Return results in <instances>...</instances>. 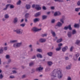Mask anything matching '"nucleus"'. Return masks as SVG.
Instances as JSON below:
<instances>
[{"label":"nucleus","mask_w":80,"mask_h":80,"mask_svg":"<svg viewBox=\"0 0 80 80\" xmlns=\"http://www.w3.org/2000/svg\"><path fill=\"white\" fill-rule=\"evenodd\" d=\"M51 33L52 35V36H53V37H55L56 36L55 32L54 31H53L52 30H51Z\"/></svg>","instance_id":"nucleus-26"},{"label":"nucleus","mask_w":80,"mask_h":80,"mask_svg":"<svg viewBox=\"0 0 80 80\" xmlns=\"http://www.w3.org/2000/svg\"><path fill=\"white\" fill-rule=\"evenodd\" d=\"M18 41L17 40H14L10 41V43H17Z\"/></svg>","instance_id":"nucleus-20"},{"label":"nucleus","mask_w":80,"mask_h":80,"mask_svg":"<svg viewBox=\"0 0 80 80\" xmlns=\"http://www.w3.org/2000/svg\"><path fill=\"white\" fill-rule=\"evenodd\" d=\"M10 4H8L6 6V8H8V7H9V6H10Z\"/></svg>","instance_id":"nucleus-59"},{"label":"nucleus","mask_w":80,"mask_h":80,"mask_svg":"<svg viewBox=\"0 0 80 80\" xmlns=\"http://www.w3.org/2000/svg\"><path fill=\"white\" fill-rule=\"evenodd\" d=\"M41 15V12H38L35 14V16L36 17H39V16H40Z\"/></svg>","instance_id":"nucleus-16"},{"label":"nucleus","mask_w":80,"mask_h":80,"mask_svg":"<svg viewBox=\"0 0 80 80\" xmlns=\"http://www.w3.org/2000/svg\"><path fill=\"white\" fill-rule=\"evenodd\" d=\"M42 9L44 10H47V8H46V7L44 6L42 7Z\"/></svg>","instance_id":"nucleus-51"},{"label":"nucleus","mask_w":80,"mask_h":80,"mask_svg":"<svg viewBox=\"0 0 80 80\" xmlns=\"http://www.w3.org/2000/svg\"><path fill=\"white\" fill-rule=\"evenodd\" d=\"M51 10H54L55 9V7L53 6L51 8Z\"/></svg>","instance_id":"nucleus-63"},{"label":"nucleus","mask_w":80,"mask_h":80,"mask_svg":"<svg viewBox=\"0 0 80 80\" xmlns=\"http://www.w3.org/2000/svg\"><path fill=\"white\" fill-rule=\"evenodd\" d=\"M43 69V68L42 67H39L38 68H36V70L37 72H41L42 70Z\"/></svg>","instance_id":"nucleus-8"},{"label":"nucleus","mask_w":80,"mask_h":80,"mask_svg":"<svg viewBox=\"0 0 80 80\" xmlns=\"http://www.w3.org/2000/svg\"><path fill=\"white\" fill-rule=\"evenodd\" d=\"M6 59H9L10 58V56L9 55H6L5 56Z\"/></svg>","instance_id":"nucleus-27"},{"label":"nucleus","mask_w":80,"mask_h":80,"mask_svg":"<svg viewBox=\"0 0 80 80\" xmlns=\"http://www.w3.org/2000/svg\"><path fill=\"white\" fill-rule=\"evenodd\" d=\"M36 5L35 4H33L32 5V8H35V7H36Z\"/></svg>","instance_id":"nucleus-60"},{"label":"nucleus","mask_w":80,"mask_h":80,"mask_svg":"<svg viewBox=\"0 0 80 80\" xmlns=\"http://www.w3.org/2000/svg\"><path fill=\"white\" fill-rule=\"evenodd\" d=\"M15 7V6L13 5H11L10 4V8L11 9L14 8Z\"/></svg>","instance_id":"nucleus-33"},{"label":"nucleus","mask_w":80,"mask_h":80,"mask_svg":"<svg viewBox=\"0 0 80 80\" xmlns=\"http://www.w3.org/2000/svg\"><path fill=\"white\" fill-rule=\"evenodd\" d=\"M54 15L55 16H57V15H58V13L57 12H56L54 13Z\"/></svg>","instance_id":"nucleus-55"},{"label":"nucleus","mask_w":80,"mask_h":80,"mask_svg":"<svg viewBox=\"0 0 80 80\" xmlns=\"http://www.w3.org/2000/svg\"><path fill=\"white\" fill-rule=\"evenodd\" d=\"M77 5H78V6H80V1H79L77 3Z\"/></svg>","instance_id":"nucleus-53"},{"label":"nucleus","mask_w":80,"mask_h":80,"mask_svg":"<svg viewBox=\"0 0 80 80\" xmlns=\"http://www.w3.org/2000/svg\"><path fill=\"white\" fill-rule=\"evenodd\" d=\"M64 59L65 60H68L69 59V58H68V57L65 56Z\"/></svg>","instance_id":"nucleus-40"},{"label":"nucleus","mask_w":80,"mask_h":80,"mask_svg":"<svg viewBox=\"0 0 80 80\" xmlns=\"http://www.w3.org/2000/svg\"><path fill=\"white\" fill-rule=\"evenodd\" d=\"M31 6L30 4H26V9L28 10L30 8Z\"/></svg>","instance_id":"nucleus-19"},{"label":"nucleus","mask_w":80,"mask_h":80,"mask_svg":"<svg viewBox=\"0 0 80 80\" xmlns=\"http://www.w3.org/2000/svg\"><path fill=\"white\" fill-rule=\"evenodd\" d=\"M32 44H30L29 45V48H32Z\"/></svg>","instance_id":"nucleus-62"},{"label":"nucleus","mask_w":80,"mask_h":80,"mask_svg":"<svg viewBox=\"0 0 80 80\" xmlns=\"http://www.w3.org/2000/svg\"><path fill=\"white\" fill-rule=\"evenodd\" d=\"M59 2H63V0H59Z\"/></svg>","instance_id":"nucleus-64"},{"label":"nucleus","mask_w":80,"mask_h":80,"mask_svg":"<svg viewBox=\"0 0 80 80\" xmlns=\"http://www.w3.org/2000/svg\"><path fill=\"white\" fill-rule=\"evenodd\" d=\"M47 54L49 57H52L53 55V52H49L47 53Z\"/></svg>","instance_id":"nucleus-22"},{"label":"nucleus","mask_w":80,"mask_h":80,"mask_svg":"<svg viewBox=\"0 0 80 80\" xmlns=\"http://www.w3.org/2000/svg\"><path fill=\"white\" fill-rule=\"evenodd\" d=\"M3 52V50L2 49H0V54H2V53Z\"/></svg>","instance_id":"nucleus-45"},{"label":"nucleus","mask_w":80,"mask_h":80,"mask_svg":"<svg viewBox=\"0 0 80 80\" xmlns=\"http://www.w3.org/2000/svg\"><path fill=\"white\" fill-rule=\"evenodd\" d=\"M80 56V53H77V54H75V56H73V59H74L75 61H76L78 59V58Z\"/></svg>","instance_id":"nucleus-7"},{"label":"nucleus","mask_w":80,"mask_h":80,"mask_svg":"<svg viewBox=\"0 0 80 80\" xmlns=\"http://www.w3.org/2000/svg\"><path fill=\"white\" fill-rule=\"evenodd\" d=\"M40 19V18H35L33 20V22L34 23H36L38 22H39Z\"/></svg>","instance_id":"nucleus-13"},{"label":"nucleus","mask_w":80,"mask_h":80,"mask_svg":"<svg viewBox=\"0 0 80 80\" xmlns=\"http://www.w3.org/2000/svg\"><path fill=\"white\" fill-rule=\"evenodd\" d=\"M12 70H18V68H12Z\"/></svg>","instance_id":"nucleus-61"},{"label":"nucleus","mask_w":80,"mask_h":80,"mask_svg":"<svg viewBox=\"0 0 80 80\" xmlns=\"http://www.w3.org/2000/svg\"><path fill=\"white\" fill-rule=\"evenodd\" d=\"M39 42L41 43H44L46 42V39L45 38H41L39 39Z\"/></svg>","instance_id":"nucleus-11"},{"label":"nucleus","mask_w":80,"mask_h":80,"mask_svg":"<svg viewBox=\"0 0 80 80\" xmlns=\"http://www.w3.org/2000/svg\"><path fill=\"white\" fill-rule=\"evenodd\" d=\"M62 42V38L59 39L57 41V43H60V42Z\"/></svg>","instance_id":"nucleus-28"},{"label":"nucleus","mask_w":80,"mask_h":80,"mask_svg":"<svg viewBox=\"0 0 80 80\" xmlns=\"http://www.w3.org/2000/svg\"><path fill=\"white\" fill-rule=\"evenodd\" d=\"M65 20V17L64 16H62V18H61L60 20L61 22H58L56 24L57 26H58V27H62V24L64 23V20Z\"/></svg>","instance_id":"nucleus-2"},{"label":"nucleus","mask_w":80,"mask_h":80,"mask_svg":"<svg viewBox=\"0 0 80 80\" xmlns=\"http://www.w3.org/2000/svg\"><path fill=\"white\" fill-rule=\"evenodd\" d=\"M68 49V47L65 46V47L63 48L62 49V50L63 52H65L66 50H67Z\"/></svg>","instance_id":"nucleus-12"},{"label":"nucleus","mask_w":80,"mask_h":80,"mask_svg":"<svg viewBox=\"0 0 80 80\" xmlns=\"http://www.w3.org/2000/svg\"><path fill=\"white\" fill-rule=\"evenodd\" d=\"M32 30L33 32H40V31H41L42 30V28H40L39 29L38 28L34 27L32 28Z\"/></svg>","instance_id":"nucleus-5"},{"label":"nucleus","mask_w":80,"mask_h":80,"mask_svg":"<svg viewBox=\"0 0 80 80\" xmlns=\"http://www.w3.org/2000/svg\"><path fill=\"white\" fill-rule=\"evenodd\" d=\"M67 80H72V78H71L70 77H68V78L67 79Z\"/></svg>","instance_id":"nucleus-57"},{"label":"nucleus","mask_w":80,"mask_h":80,"mask_svg":"<svg viewBox=\"0 0 80 80\" xmlns=\"http://www.w3.org/2000/svg\"><path fill=\"white\" fill-rule=\"evenodd\" d=\"M11 62H12V60H11V59H10V58L8 59L7 64H9V63H11Z\"/></svg>","instance_id":"nucleus-34"},{"label":"nucleus","mask_w":80,"mask_h":80,"mask_svg":"<svg viewBox=\"0 0 80 80\" xmlns=\"http://www.w3.org/2000/svg\"><path fill=\"white\" fill-rule=\"evenodd\" d=\"M47 64L48 65H49V66H51V65H52V62L51 61L48 62Z\"/></svg>","instance_id":"nucleus-30"},{"label":"nucleus","mask_w":80,"mask_h":80,"mask_svg":"<svg viewBox=\"0 0 80 80\" xmlns=\"http://www.w3.org/2000/svg\"><path fill=\"white\" fill-rule=\"evenodd\" d=\"M75 43L76 44V45H78L79 43H80V41L78 40H76Z\"/></svg>","instance_id":"nucleus-35"},{"label":"nucleus","mask_w":80,"mask_h":80,"mask_svg":"<svg viewBox=\"0 0 80 80\" xmlns=\"http://www.w3.org/2000/svg\"><path fill=\"white\" fill-rule=\"evenodd\" d=\"M4 18H6V19H8L9 18V15H8V14H6L4 15Z\"/></svg>","instance_id":"nucleus-25"},{"label":"nucleus","mask_w":80,"mask_h":80,"mask_svg":"<svg viewBox=\"0 0 80 80\" xmlns=\"http://www.w3.org/2000/svg\"><path fill=\"white\" fill-rule=\"evenodd\" d=\"M72 35H75L77 33V31L75 29H74L72 31Z\"/></svg>","instance_id":"nucleus-23"},{"label":"nucleus","mask_w":80,"mask_h":80,"mask_svg":"<svg viewBox=\"0 0 80 80\" xmlns=\"http://www.w3.org/2000/svg\"><path fill=\"white\" fill-rule=\"evenodd\" d=\"M74 27L75 28H79L80 25L78 24H75Z\"/></svg>","instance_id":"nucleus-24"},{"label":"nucleus","mask_w":80,"mask_h":80,"mask_svg":"<svg viewBox=\"0 0 80 80\" xmlns=\"http://www.w3.org/2000/svg\"><path fill=\"white\" fill-rule=\"evenodd\" d=\"M61 12H58V16H59L60 15H61Z\"/></svg>","instance_id":"nucleus-56"},{"label":"nucleus","mask_w":80,"mask_h":80,"mask_svg":"<svg viewBox=\"0 0 80 80\" xmlns=\"http://www.w3.org/2000/svg\"><path fill=\"white\" fill-rule=\"evenodd\" d=\"M25 25V23H22L20 25V26L22 27H24Z\"/></svg>","instance_id":"nucleus-42"},{"label":"nucleus","mask_w":80,"mask_h":80,"mask_svg":"<svg viewBox=\"0 0 80 80\" xmlns=\"http://www.w3.org/2000/svg\"><path fill=\"white\" fill-rule=\"evenodd\" d=\"M34 64H35V63H34V62H29V66L30 67H33V66L34 65Z\"/></svg>","instance_id":"nucleus-15"},{"label":"nucleus","mask_w":80,"mask_h":80,"mask_svg":"<svg viewBox=\"0 0 80 80\" xmlns=\"http://www.w3.org/2000/svg\"><path fill=\"white\" fill-rule=\"evenodd\" d=\"M9 78H11L12 79L13 78H15V77H14L13 75H11L10 76Z\"/></svg>","instance_id":"nucleus-49"},{"label":"nucleus","mask_w":80,"mask_h":80,"mask_svg":"<svg viewBox=\"0 0 80 80\" xmlns=\"http://www.w3.org/2000/svg\"><path fill=\"white\" fill-rule=\"evenodd\" d=\"M71 67H72V65L71 64H70L67 65L66 67V70H70V69H71Z\"/></svg>","instance_id":"nucleus-14"},{"label":"nucleus","mask_w":80,"mask_h":80,"mask_svg":"<svg viewBox=\"0 0 80 80\" xmlns=\"http://www.w3.org/2000/svg\"><path fill=\"white\" fill-rule=\"evenodd\" d=\"M42 19L43 20H46L47 18V16L45 15H43L42 16Z\"/></svg>","instance_id":"nucleus-18"},{"label":"nucleus","mask_w":80,"mask_h":80,"mask_svg":"<svg viewBox=\"0 0 80 80\" xmlns=\"http://www.w3.org/2000/svg\"><path fill=\"white\" fill-rule=\"evenodd\" d=\"M68 29L69 30H72V28L71 26V24L68 25V26H65L64 28V29L65 30H67Z\"/></svg>","instance_id":"nucleus-6"},{"label":"nucleus","mask_w":80,"mask_h":80,"mask_svg":"<svg viewBox=\"0 0 80 80\" xmlns=\"http://www.w3.org/2000/svg\"><path fill=\"white\" fill-rule=\"evenodd\" d=\"M22 42H18L16 43H14L13 44V47L15 48H20V47H22Z\"/></svg>","instance_id":"nucleus-4"},{"label":"nucleus","mask_w":80,"mask_h":80,"mask_svg":"<svg viewBox=\"0 0 80 80\" xmlns=\"http://www.w3.org/2000/svg\"><path fill=\"white\" fill-rule=\"evenodd\" d=\"M25 77H26V75H23L22 76L21 78L22 79H23V78H25Z\"/></svg>","instance_id":"nucleus-46"},{"label":"nucleus","mask_w":80,"mask_h":80,"mask_svg":"<svg viewBox=\"0 0 80 80\" xmlns=\"http://www.w3.org/2000/svg\"><path fill=\"white\" fill-rule=\"evenodd\" d=\"M18 22V18H14V20L13 21V23H14V24H15V23H17Z\"/></svg>","instance_id":"nucleus-17"},{"label":"nucleus","mask_w":80,"mask_h":80,"mask_svg":"<svg viewBox=\"0 0 80 80\" xmlns=\"http://www.w3.org/2000/svg\"><path fill=\"white\" fill-rule=\"evenodd\" d=\"M73 47L72 46L70 48V51L71 52H72V51H73Z\"/></svg>","instance_id":"nucleus-44"},{"label":"nucleus","mask_w":80,"mask_h":80,"mask_svg":"<svg viewBox=\"0 0 80 80\" xmlns=\"http://www.w3.org/2000/svg\"><path fill=\"white\" fill-rule=\"evenodd\" d=\"M36 58V56L35 55L33 56L31 58V59L33 60V59H35Z\"/></svg>","instance_id":"nucleus-48"},{"label":"nucleus","mask_w":80,"mask_h":80,"mask_svg":"<svg viewBox=\"0 0 80 80\" xmlns=\"http://www.w3.org/2000/svg\"><path fill=\"white\" fill-rule=\"evenodd\" d=\"M47 34H43L42 35V37H47Z\"/></svg>","instance_id":"nucleus-41"},{"label":"nucleus","mask_w":80,"mask_h":80,"mask_svg":"<svg viewBox=\"0 0 80 80\" xmlns=\"http://www.w3.org/2000/svg\"><path fill=\"white\" fill-rule=\"evenodd\" d=\"M8 49V48H7V47H5L3 49L5 51H7Z\"/></svg>","instance_id":"nucleus-50"},{"label":"nucleus","mask_w":80,"mask_h":80,"mask_svg":"<svg viewBox=\"0 0 80 80\" xmlns=\"http://www.w3.org/2000/svg\"><path fill=\"white\" fill-rule=\"evenodd\" d=\"M36 56L38 58H42V55L41 54L38 53L37 54Z\"/></svg>","instance_id":"nucleus-21"},{"label":"nucleus","mask_w":80,"mask_h":80,"mask_svg":"<svg viewBox=\"0 0 80 80\" xmlns=\"http://www.w3.org/2000/svg\"><path fill=\"white\" fill-rule=\"evenodd\" d=\"M12 72H13V74H16V73H18L17 71L15 70H13Z\"/></svg>","instance_id":"nucleus-36"},{"label":"nucleus","mask_w":80,"mask_h":80,"mask_svg":"<svg viewBox=\"0 0 80 80\" xmlns=\"http://www.w3.org/2000/svg\"><path fill=\"white\" fill-rule=\"evenodd\" d=\"M29 13H27L25 14L24 17L26 18H28V17H29Z\"/></svg>","instance_id":"nucleus-32"},{"label":"nucleus","mask_w":80,"mask_h":80,"mask_svg":"<svg viewBox=\"0 0 80 80\" xmlns=\"http://www.w3.org/2000/svg\"><path fill=\"white\" fill-rule=\"evenodd\" d=\"M50 68H47L45 70V71L47 72H48L49 71H50Z\"/></svg>","instance_id":"nucleus-38"},{"label":"nucleus","mask_w":80,"mask_h":80,"mask_svg":"<svg viewBox=\"0 0 80 80\" xmlns=\"http://www.w3.org/2000/svg\"><path fill=\"white\" fill-rule=\"evenodd\" d=\"M35 8L37 10H42V8L40 7V5H36Z\"/></svg>","instance_id":"nucleus-9"},{"label":"nucleus","mask_w":80,"mask_h":80,"mask_svg":"<svg viewBox=\"0 0 80 80\" xmlns=\"http://www.w3.org/2000/svg\"><path fill=\"white\" fill-rule=\"evenodd\" d=\"M55 22V19H52L51 20V23H54Z\"/></svg>","instance_id":"nucleus-39"},{"label":"nucleus","mask_w":80,"mask_h":80,"mask_svg":"<svg viewBox=\"0 0 80 80\" xmlns=\"http://www.w3.org/2000/svg\"><path fill=\"white\" fill-rule=\"evenodd\" d=\"M51 76L52 77L51 80H57L61 79L63 77V74L62 73L61 70L60 68H58L54 69L52 72L51 73Z\"/></svg>","instance_id":"nucleus-1"},{"label":"nucleus","mask_w":80,"mask_h":80,"mask_svg":"<svg viewBox=\"0 0 80 80\" xmlns=\"http://www.w3.org/2000/svg\"><path fill=\"white\" fill-rule=\"evenodd\" d=\"M37 52H42V50L40 48H38L37 49Z\"/></svg>","instance_id":"nucleus-29"},{"label":"nucleus","mask_w":80,"mask_h":80,"mask_svg":"<svg viewBox=\"0 0 80 80\" xmlns=\"http://www.w3.org/2000/svg\"><path fill=\"white\" fill-rule=\"evenodd\" d=\"M80 8H75V12H79V11H80Z\"/></svg>","instance_id":"nucleus-31"},{"label":"nucleus","mask_w":80,"mask_h":80,"mask_svg":"<svg viewBox=\"0 0 80 80\" xmlns=\"http://www.w3.org/2000/svg\"><path fill=\"white\" fill-rule=\"evenodd\" d=\"M32 72H31V73H34L35 72V69L33 68L32 70Z\"/></svg>","instance_id":"nucleus-47"},{"label":"nucleus","mask_w":80,"mask_h":80,"mask_svg":"<svg viewBox=\"0 0 80 80\" xmlns=\"http://www.w3.org/2000/svg\"><path fill=\"white\" fill-rule=\"evenodd\" d=\"M67 35L68 36L69 38H71L72 37V32H71L70 31H68L67 33Z\"/></svg>","instance_id":"nucleus-10"},{"label":"nucleus","mask_w":80,"mask_h":80,"mask_svg":"<svg viewBox=\"0 0 80 80\" xmlns=\"http://www.w3.org/2000/svg\"><path fill=\"white\" fill-rule=\"evenodd\" d=\"M28 19V18H25V22H28V20H27V19Z\"/></svg>","instance_id":"nucleus-54"},{"label":"nucleus","mask_w":80,"mask_h":80,"mask_svg":"<svg viewBox=\"0 0 80 80\" xmlns=\"http://www.w3.org/2000/svg\"><path fill=\"white\" fill-rule=\"evenodd\" d=\"M14 32H16L18 35H22L23 33V30L21 28L17 29L14 30Z\"/></svg>","instance_id":"nucleus-3"},{"label":"nucleus","mask_w":80,"mask_h":80,"mask_svg":"<svg viewBox=\"0 0 80 80\" xmlns=\"http://www.w3.org/2000/svg\"><path fill=\"white\" fill-rule=\"evenodd\" d=\"M3 75H2V74H0V79H2L3 78Z\"/></svg>","instance_id":"nucleus-52"},{"label":"nucleus","mask_w":80,"mask_h":80,"mask_svg":"<svg viewBox=\"0 0 80 80\" xmlns=\"http://www.w3.org/2000/svg\"><path fill=\"white\" fill-rule=\"evenodd\" d=\"M62 43H60L58 44V46H59V47H62Z\"/></svg>","instance_id":"nucleus-58"},{"label":"nucleus","mask_w":80,"mask_h":80,"mask_svg":"<svg viewBox=\"0 0 80 80\" xmlns=\"http://www.w3.org/2000/svg\"><path fill=\"white\" fill-rule=\"evenodd\" d=\"M21 0H19V1L17 3V5H20L21 4Z\"/></svg>","instance_id":"nucleus-43"},{"label":"nucleus","mask_w":80,"mask_h":80,"mask_svg":"<svg viewBox=\"0 0 80 80\" xmlns=\"http://www.w3.org/2000/svg\"><path fill=\"white\" fill-rule=\"evenodd\" d=\"M61 50V47H59L56 49V51H60Z\"/></svg>","instance_id":"nucleus-37"}]
</instances>
